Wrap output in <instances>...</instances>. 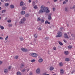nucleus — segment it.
Instances as JSON below:
<instances>
[{
  "label": "nucleus",
  "mask_w": 75,
  "mask_h": 75,
  "mask_svg": "<svg viewBox=\"0 0 75 75\" xmlns=\"http://www.w3.org/2000/svg\"><path fill=\"white\" fill-rule=\"evenodd\" d=\"M9 27H11L12 26V25L11 24H9L8 25Z\"/></svg>",
  "instance_id": "nucleus-52"
},
{
  "label": "nucleus",
  "mask_w": 75,
  "mask_h": 75,
  "mask_svg": "<svg viewBox=\"0 0 75 75\" xmlns=\"http://www.w3.org/2000/svg\"><path fill=\"white\" fill-rule=\"evenodd\" d=\"M40 8L38 11L39 14H41L42 13H48L50 12V11L49 9V8L47 7H45V6L42 5L40 7Z\"/></svg>",
  "instance_id": "nucleus-1"
},
{
  "label": "nucleus",
  "mask_w": 75,
  "mask_h": 75,
  "mask_svg": "<svg viewBox=\"0 0 75 75\" xmlns=\"http://www.w3.org/2000/svg\"><path fill=\"white\" fill-rule=\"evenodd\" d=\"M1 17H0V20H1Z\"/></svg>",
  "instance_id": "nucleus-62"
},
{
  "label": "nucleus",
  "mask_w": 75,
  "mask_h": 75,
  "mask_svg": "<svg viewBox=\"0 0 75 75\" xmlns=\"http://www.w3.org/2000/svg\"><path fill=\"white\" fill-rule=\"evenodd\" d=\"M35 9H37V8H38V7H37V6L35 5L33 7Z\"/></svg>",
  "instance_id": "nucleus-28"
},
{
  "label": "nucleus",
  "mask_w": 75,
  "mask_h": 75,
  "mask_svg": "<svg viewBox=\"0 0 75 75\" xmlns=\"http://www.w3.org/2000/svg\"><path fill=\"white\" fill-rule=\"evenodd\" d=\"M24 3L23 2H21L20 3V6H23V4Z\"/></svg>",
  "instance_id": "nucleus-18"
},
{
  "label": "nucleus",
  "mask_w": 75,
  "mask_h": 75,
  "mask_svg": "<svg viewBox=\"0 0 75 75\" xmlns=\"http://www.w3.org/2000/svg\"><path fill=\"white\" fill-rule=\"evenodd\" d=\"M45 23L46 24H50V23L48 22L47 21H45Z\"/></svg>",
  "instance_id": "nucleus-20"
},
{
  "label": "nucleus",
  "mask_w": 75,
  "mask_h": 75,
  "mask_svg": "<svg viewBox=\"0 0 75 75\" xmlns=\"http://www.w3.org/2000/svg\"><path fill=\"white\" fill-rule=\"evenodd\" d=\"M1 5V2H0V6Z\"/></svg>",
  "instance_id": "nucleus-59"
},
{
  "label": "nucleus",
  "mask_w": 75,
  "mask_h": 75,
  "mask_svg": "<svg viewBox=\"0 0 75 75\" xmlns=\"http://www.w3.org/2000/svg\"><path fill=\"white\" fill-rule=\"evenodd\" d=\"M21 50L23 51V52H27V51H28V50L27 49H24L23 48H21Z\"/></svg>",
  "instance_id": "nucleus-8"
},
{
  "label": "nucleus",
  "mask_w": 75,
  "mask_h": 75,
  "mask_svg": "<svg viewBox=\"0 0 75 75\" xmlns=\"http://www.w3.org/2000/svg\"><path fill=\"white\" fill-rule=\"evenodd\" d=\"M74 72V71H73L72 72H71V74H72Z\"/></svg>",
  "instance_id": "nucleus-57"
},
{
  "label": "nucleus",
  "mask_w": 75,
  "mask_h": 75,
  "mask_svg": "<svg viewBox=\"0 0 75 75\" xmlns=\"http://www.w3.org/2000/svg\"><path fill=\"white\" fill-rule=\"evenodd\" d=\"M11 66H9L8 67V70H10L11 69Z\"/></svg>",
  "instance_id": "nucleus-34"
},
{
  "label": "nucleus",
  "mask_w": 75,
  "mask_h": 75,
  "mask_svg": "<svg viewBox=\"0 0 75 75\" xmlns=\"http://www.w3.org/2000/svg\"><path fill=\"white\" fill-rule=\"evenodd\" d=\"M43 59L42 58H40L38 60V62H40V63H41V62H42V61H43Z\"/></svg>",
  "instance_id": "nucleus-12"
},
{
  "label": "nucleus",
  "mask_w": 75,
  "mask_h": 75,
  "mask_svg": "<svg viewBox=\"0 0 75 75\" xmlns=\"http://www.w3.org/2000/svg\"><path fill=\"white\" fill-rule=\"evenodd\" d=\"M34 36L35 37V38H37V34H35L34 35Z\"/></svg>",
  "instance_id": "nucleus-29"
},
{
  "label": "nucleus",
  "mask_w": 75,
  "mask_h": 75,
  "mask_svg": "<svg viewBox=\"0 0 75 75\" xmlns=\"http://www.w3.org/2000/svg\"><path fill=\"white\" fill-rule=\"evenodd\" d=\"M57 35L56 36V37H60L62 36V33L61 32H59L57 33Z\"/></svg>",
  "instance_id": "nucleus-3"
},
{
  "label": "nucleus",
  "mask_w": 75,
  "mask_h": 75,
  "mask_svg": "<svg viewBox=\"0 0 75 75\" xmlns=\"http://www.w3.org/2000/svg\"><path fill=\"white\" fill-rule=\"evenodd\" d=\"M17 75H21V73L20 72V71H18L17 73Z\"/></svg>",
  "instance_id": "nucleus-22"
},
{
  "label": "nucleus",
  "mask_w": 75,
  "mask_h": 75,
  "mask_svg": "<svg viewBox=\"0 0 75 75\" xmlns=\"http://www.w3.org/2000/svg\"><path fill=\"white\" fill-rule=\"evenodd\" d=\"M63 41H64V42H65V43H66L67 42V41H66V40H63Z\"/></svg>",
  "instance_id": "nucleus-48"
},
{
  "label": "nucleus",
  "mask_w": 75,
  "mask_h": 75,
  "mask_svg": "<svg viewBox=\"0 0 75 75\" xmlns=\"http://www.w3.org/2000/svg\"><path fill=\"white\" fill-rule=\"evenodd\" d=\"M25 8H26V7L25 6H23L22 7V9L23 10H25Z\"/></svg>",
  "instance_id": "nucleus-27"
},
{
  "label": "nucleus",
  "mask_w": 75,
  "mask_h": 75,
  "mask_svg": "<svg viewBox=\"0 0 75 75\" xmlns=\"http://www.w3.org/2000/svg\"><path fill=\"white\" fill-rule=\"evenodd\" d=\"M59 65L60 66H62L63 65V64H62V63L60 62L59 63Z\"/></svg>",
  "instance_id": "nucleus-30"
},
{
  "label": "nucleus",
  "mask_w": 75,
  "mask_h": 75,
  "mask_svg": "<svg viewBox=\"0 0 75 75\" xmlns=\"http://www.w3.org/2000/svg\"><path fill=\"white\" fill-rule=\"evenodd\" d=\"M10 7L11 8H14V6L12 4L10 5Z\"/></svg>",
  "instance_id": "nucleus-16"
},
{
  "label": "nucleus",
  "mask_w": 75,
  "mask_h": 75,
  "mask_svg": "<svg viewBox=\"0 0 75 75\" xmlns=\"http://www.w3.org/2000/svg\"><path fill=\"white\" fill-rule=\"evenodd\" d=\"M8 36H7L5 38V40L6 41V40H7V39H8Z\"/></svg>",
  "instance_id": "nucleus-32"
},
{
  "label": "nucleus",
  "mask_w": 75,
  "mask_h": 75,
  "mask_svg": "<svg viewBox=\"0 0 75 75\" xmlns=\"http://www.w3.org/2000/svg\"><path fill=\"white\" fill-rule=\"evenodd\" d=\"M1 7H0V10H1Z\"/></svg>",
  "instance_id": "nucleus-61"
},
{
  "label": "nucleus",
  "mask_w": 75,
  "mask_h": 75,
  "mask_svg": "<svg viewBox=\"0 0 75 75\" xmlns=\"http://www.w3.org/2000/svg\"><path fill=\"white\" fill-rule=\"evenodd\" d=\"M41 18H40V17H38V18H37V21H41Z\"/></svg>",
  "instance_id": "nucleus-17"
},
{
  "label": "nucleus",
  "mask_w": 75,
  "mask_h": 75,
  "mask_svg": "<svg viewBox=\"0 0 75 75\" xmlns=\"http://www.w3.org/2000/svg\"><path fill=\"white\" fill-rule=\"evenodd\" d=\"M2 62L0 61V65H1V64H2Z\"/></svg>",
  "instance_id": "nucleus-55"
},
{
  "label": "nucleus",
  "mask_w": 75,
  "mask_h": 75,
  "mask_svg": "<svg viewBox=\"0 0 75 75\" xmlns=\"http://www.w3.org/2000/svg\"><path fill=\"white\" fill-rule=\"evenodd\" d=\"M25 12L24 11H22L21 12V14L22 15H24V14H25Z\"/></svg>",
  "instance_id": "nucleus-11"
},
{
  "label": "nucleus",
  "mask_w": 75,
  "mask_h": 75,
  "mask_svg": "<svg viewBox=\"0 0 75 75\" xmlns=\"http://www.w3.org/2000/svg\"><path fill=\"white\" fill-rule=\"evenodd\" d=\"M36 72L37 74H40V68H38L36 71Z\"/></svg>",
  "instance_id": "nucleus-6"
},
{
  "label": "nucleus",
  "mask_w": 75,
  "mask_h": 75,
  "mask_svg": "<svg viewBox=\"0 0 75 75\" xmlns=\"http://www.w3.org/2000/svg\"><path fill=\"white\" fill-rule=\"evenodd\" d=\"M38 28V30H39L40 31L42 30L41 28L40 27Z\"/></svg>",
  "instance_id": "nucleus-37"
},
{
  "label": "nucleus",
  "mask_w": 75,
  "mask_h": 75,
  "mask_svg": "<svg viewBox=\"0 0 75 75\" xmlns=\"http://www.w3.org/2000/svg\"><path fill=\"white\" fill-rule=\"evenodd\" d=\"M25 21V18H23L19 22L20 24H23Z\"/></svg>",
  "instance_id": "nucleus-2"
},
{
  "label": "nucleus",
  "mask_w": 75,
  "mask_h": 75,
  "mask_svg": "<svg viewBox=\"0 0 75 75\" xmlns=\"http://www.w3.org/2000/svg\"><path fill=\"white\" fill-rule=\"evenodd\" d=\"M66 2H68V0H65Z\"/></svg>",
  "instance_id": "nucleus-58"
},
{
  "label": "nucleus",
  "mask_w": 75,
  "mask_h": 75,
  "mask_svg": "<svg viewBox=\"0 0 75 75\" xmlns=\"http://www.w3.org/2000/svg\"><path fill=\"white\" fill-rule=\"evenodd\" d=\"M45 21V20L43 18H42L40 20V22L42 23H44V22Z\"/></svg>",
  "instance_id": "nucleus-13"
},
{
  "label": "nucleus",
  "mask_w": 75,
  "mask_h": 75,
  "mask_svg": "<svg viewBox=\"0 0 75 75\" xmlns=\"http://www.w3.org/2000/svg\"><path fill=\"white\" fill-rule=\"evenodd\" d=\"M29 16H30V15L28 13H27L25 15V17H28Z\"/></svg>",
  "instance_id": "nucleus-21"
},
{
  "label": "nucleus",
  "mask_w": 75,
  "mask_h": 75,
  "mask_svg": "<svg viewBox=\"0 0 75 75\" xmlns=\"http://www.w3.org/2000/svg\"><path fill=\"white\" fill-rule=\"evenodd\" d=\"M24 65L23 64H21V67H24Z\"/></svg>",
  "instance_id": "nucleus-49"
},
{
  "label": "nucleus",
  "mask_w": 75,
  "mask_h": 75,
  "mask_svg": "<svg viewBox=\"0 0 75 75\" xmlns=\"http://www.w3.org/2000/svg\"><path fill=\"white\" fill-rule=\"evenodd\" d=\"M35 59H33L31 60L32 62H35Z\"/></svg>",
  "instance_id": "nucleus-42"
},
{
  "label": "nucleus",
  "mask_w": 75,
  "mask_h": 75,
  "mask_svg": "<svg viewBox=\"0 0 75 75\" xmlns=\"http://www.w3.org/2000/svg\"><path fill=\"white\" fill-rule=\"evenodd\" d=\"M53 50H56V47H54L53 48Z\"/></svg>",
  "instance_id": "nucleus-45"
},
{
  "label": "nucleus",
  "mask_w": 75,
  "mask_h": 75,
  "mask_svg": "<svg viewBox=\"0 0 75 75\" xmlns=\"http://www.w3.org/2000/svg\"><path fill=\"white\" fill-rule=\"evenodd\" d=\"M72 8L73 9H74V8H75V5H74L73 7H72Z\"/></svg>",
  "instance_id": "nucleus-46"
},
{
  "label": "nucleus",
  "mask_w": 75,
  "mask_h": 75,
  "mask_svg": "<svg viewBox=\"0 0 75 75\" xmlns=\"http://www.w3.org/2000/svg\"><path fill=\"white\" fill-rule=\"evenodd\" d=\"M72 48V46L69 45L68 47V48L69 49H71V48Z\"/></svg>",
  "instance_id": "nucleus-26"
},
{
  "label": "nucleus",
  "mask_w": 75,
  "mask_h": 75,
  "mask_svg": "<svg viewBox=\"0 0 75 75\" xmlns=\"http://www.w3.org/2000/svg\"><path fill=\"white\" fill-rule=\"evenodd\" d=\"M54 68L52 67H50V71H52L53 70H54Z\"/></svg>",
  "instance_id": "nucleus-15"
},
{
  "label": "nucleus",
  "mask_w": 75,
  "mask_h": 75,
  "mask_svg": "<svg viewBox=\"0 0 75 75\" xmlns=\"http://www.w3.org/2000/svg\"><path fill=\"white\" fill-rule=\"evenodd\" d=\"M43 75H50L48 74H46V73H44L43 74Z\"/></svg>",
  "instance_id": "nucleus-35"
},
{
  "label": "nucleus",
  "mask_w": 75,
  "mask_h": 75,
  "mask_svg": "<svg viewBox=\"0 0 75 75\" xmlns=\"http://www.w3.org/2000/svg\"><path fill=\"white\" fill-rule=\"evenodd\" d=\"M18 56H16L15 57V59H17L18 58Z\"/></svg>",
  "instance_id": "nucleus-43"
},
{
  "label": "nucleus",
  "mask_w": 75,
  "mask_h": 75,
  "mask_svg": "<svg viewBox=\"0 0 75 75\" xmlns=\"http://www.w3.org/2000/svg\"><path fill=\"white\" fill-rule=\"evenodd\" d=\"M32 56L33 57H37L38 56V55L36 53H32L31 54Z\"/></svg>",
  "instance_id": "nucleus-4"
},
{
  "label": "nucleus",
  "mask_w": 75,
  "mask_h": 75,
  "mask_svg": "<svg viewBox=\"0 0 75 75\" xmlns=\"http://www.w3.org/2000/svg\"><path fill=\"white\" fill-rule=\"evenodd\" d=\"M8 5H9V4L8 3H6L5 4V6H6V7H7V6H8Z\"/></svg>",
  "instance_id": "nucleus-25"
},
{
  "label": "nucleus",
  "mask_w": 75,
  "mask_h": 75,
  "mask_svg": "<svg viewBox=\"0 0 75 75\" xmlns=\"http://www.w3.org/2000/svg\"><path fill=\"white\" fill-rule=\"evenodd\" d=\"M20 40L21 41H23V40H24V39H23V37H21L20 38Z\"/></svg>",
  "instance_id": "nucleus-40"
},
{
  "label": "nucleus",
  "mask_w": 75,
  "mask_h": 75,
  "mask_svg": "<svg viewBox=\"0 0 75 75\" xmlns=\"http://www.w3.org/2000/svg\"><path fill=\"white\" fill-rule=\"evenodd\" d=\"M0 28L1 30H4V27L1 26V25H0Z\"/></svg>",
  "instance_id": "nucleus-19"
},
{
  "label": "nucleus",
  "mask_w": 75,
  "mask_h": 75,
  "mask_svg": "<svg viewBox=\"0 0 75 75\" xmlns=\"http://www.w3.org/2000/svg\"><path fill=\"white\" fill-rule=\"evenodd\" d=\"M0 40H3V38L0 36Z\"/></svg>",
  "instance_id": "nucleus-47"
},
{
  "label": "nucleus",
  "mask_w": 75,
  "mask_h": 75,
  "mask_svg": "<svg viewBox=\"0 0 75 75\" xmlns=\"http://www.w3.org/2000/svg\"><path fill=\"white\" fill-rule=\"evenodd\" d=\"M4 72L5 74H7L8 72V70L7 68H5L4 69Z\"/></svg>",
  "instance_id": "nucleus-7"
},
{
  "label": "nucleus",
  "mask_w": 75,
  "mask_h": 75,
  "mask_svg": "<svg viewBox=\"0 0 75 75\" xmlns=\"http://www.w3.org/2000/svg\"><path fill=\"white\" fill-rule=\"evenodd\" d=\"M65 60L66 61L68 62L70 60V59L68 58H66L65 59Z\"/></svg>",
  "instance_id": "nucleus-24"
},
{
  "label": "nucleus",
  "mask_w": 75,
  "mask_h": 75,
  "mask_svg": "<svg viewBox=\"0 0 75 75\" xmlns=\"http://www.w3.org/2000/svg\"><path fill=\"white\" fill-rule=\"evenodd\" d=\"M64 69H60V73L61 74H64Z\"/></svg>",
  "instance_id": "nucleus-10"
},
{
  "label": "nucleus",
  "mask_w": 75,
  "mask_h": 75,
  "mask_svg": "<svg viewBox=\"0 0 75 75\" xmlns=\"http://www.w3.org/2000/svg\"><path fill=\"white\" fill-rule=\"evenodd\" d=\"M4 1H8V0H1V1L2 2H4Z\"/></svg>",
  "instance_id": "nucleus-33"
},
{
  "label": "nucleus",
  "mask_w": 75,
  "mask_h": 75,
  "mask_svg": "<svg viewBox=\"0 0 75 75\" xmlns=\"http://www.w3.org/2000/svg\"><path fill=\"white\" fill-rule=\"evenodd\" d=\"M32 6H35V2H33Z\"/></svg>",
  "instance_id": "nucleus-39"
},
{
  "label": "nucleus",
  "mask_w": 75,
  "mask_h": 75,
  "mask_svg": "<svg viewBox=\"0 0 75 75\" xmlns=\"http://www.w3.org/2000/svg\"><path fill=\"white\" fill-rule=\"evenodd\" d=\"M49 38L48 37H47L45 39L46 40H48Z\"/></svg>",
  "instance_id": "nucleus-54"
},
{
  "label": "nucleus",
  "mask_w": 75,
  "mask_h": 75,
  "mask_svg": "<svg viewBox=\"0 0 75 75\" xmlns=\"http://www.w3.org/2000/svg\"><path fill=\"white\" fill-rule=\"evenodd\" d=\"M25 70H25V69H23L21 71L23 72H25Z\"/></svg>",
  "instance_id": "nucleus-41"
},
{
  "label": "nucleus",
  "mask_w": 75,
  "mask_h": 75,
  "mask_svg": "<svg viewBox=\"0 0 75 75\" xmlns=\"http://www.w3.org/2000/svg\"><path fill=\"white\" fill-rule=\"evenodd\" d=\"M52 15L51 13H50L48 14V18L49 20H51V19H52V18H51Z\"/></svg>",
  "instance_id": "nucleus-5"
},
{
  "label": "nucleus",
  "mask_w": 75,
  "mask_h": 75,
  "mask_svg": "<svg viewBox=\"0 0 75 75\" xmlns=\"http://www.w3.org/2000/svg\"><path fill=\"white\" fill-rule=\"evenodd\" d=\"M65 11H68V8L67 7H66L65 8Z\"/></svg>",
  "instance_id": "nucleus-23"
},
{
  "label": "nucleus",
  "mask_w": 75,
  "mask_h": 75,
  "mask_svg": "<svg viewBox=\"0 0 75 75\" xmlns=\"http://www.w3.org/2000/svg\"><path fill=\"white\" fill-rule=\"evenodd\" d=\"M64 38H66L68 39L69 38V37H68V36L67 35L66 33H64Z\"/></svg>",
  "instance_id": "nucleus-9"
},
{
  "label": "nucleus",
  "mask_w": 75,
  "mask_h": 75,
  "mask_svg": "<svg viewBox=\"0 0 75 75\" xmlns=\"http://www.w3.org/2000/svg\"><path fill=\"white\" fill-rule=\"evenodd\" d=\"M63 4H66V2H65V1H64L63 2Z\"/></svg>",
  "instance_id": "nucleus-50"
},
{
  "label": "nucleus",
  "mask_w": 75,
  "mask_h": 75,
  "mask_svg": "<svg viewBox=\"0 0 75 75\" xmlns=\"http://www.w3.org/2000/svg\"><path fill=\"white\" fill-rule=\"evenodd\" d=\"M29 3H31V0H29L28 1Z\"/></svg>",
  "instance_id": "nucleus-53"
},
{
  "label": "nucleus",
  "mask_w": 75,
  "mask_h": 75,
  "mask_svg": "<svg viewBox=\"0 0 75 75\" xmlns=\"http://www.w3.org/2000/svg\"><path fill=\"white\" fill-rule=\"evenodd\" d=\"M34 41H36V40H36V39L35 40V39H34Z\"/></svg>",
  "instance_id": "nucleus-60"
},
{
  "label": "nucleus",
  "mask_w": 75,
  "mask_h": 75,
  "mask_svg": "<svg viewBox=\"0 0 75 75\" xmlns=\"http://www.w3.org/2000/svg\"><path fill=\"white\" fill-rule=\"evenodd\" d=\"M6 11V10H3L2 11V13H5Z\"/></svg>",
  "instance_id": "nucleus-38"
},
{
  "label": "nucleus",
  "mask_w": 75,
  "mask_h": 75,
  "mask_svg": "<svg viewBox=\"0 0 75 75\" xmlns=\"http://www.w3.org/2000/svg\"><path fill=\"white\" fill-rule=\"evenodd\" d=\"M8 23H11V20H9L7 21Z\"/></svg>",
  "instance_id": "nucleus-36"
},
{
  "label": "nucleus",
  "mask_w": 75,
  "mask_h": 75,
  "mask_svg": "<svg viewBox=\"0 0 75 75\" xmlns=\"http://www.w3.org/2000/svg\"><path fill=\"white\" fill-rule=\"evenodd\" d=\"M55 9V8H53V11H54Z\"/></svg>",
  "instance_id": "nucleus-56"
},
{
  "label": "nucleus",
  "mask_w": 75,
  "mask_h": 75,
  "mask_svg": "<svg viewBox=\"0 0 75 75\" xmlns=\"http://www.w3.org/2000/svg\"><path fill=\"white\" fill-rule=\"evenodd\" d=\"M29 75H33V73H32V72H30L29 73Z\"/></svg>",
  "instance_id": "nucleus-44"
},
{
  "label": "nucleus",
  "mask_w": 75,
  "mask_h": 75,
  "mask_svg": "<svg viewBox=\"0 0 75 75\" xmlns=\"http://www.w3.org/2000/svg\"><path fill=\"white\" fill-rule=\"evenodd\" d=\"M29 69H29L28 70V71H29Z\"/></svg>",
  "instance_id": "nucleus-63"
},
{
  "label": "nucleus",
  "mask_w": 75,
  "mask_h": 75,
  "mask_svg": "<svg viewBox=\"0 0 75 75\" xmlns=\"http://www.w3.org/2000/svg\"><path fill=\"white\" fill-rule=\"evenodd\" d=\"M58 0H53L54 2H57Z\"/></svg>",
  "instance_id": "nucleus-51"
},
{
  "label": "nucleus",
  "mask_w": 75,
  "mask_h": 75,
  "mask_svg": "<svg viewBox=\"0 0 75 75\" xmlns=\"http://www.w3.org/2000/svg\"><path fill=\"white\" fill-rule=\"evenodd\" d=\"M64 54L65 55H68L69 54V52L68 51H65L64 52Z\"/></svg>",
  "instance_id": "nucleus-14"
},
{
  "label": "nucleus",
  "mask_w": 75,
  "mask_h": 75,
  "mask_svg": "<svg viewBox=\"0 0 75 75\" xmlns=\"http://www.w3.org/2000/svg\"><path fill=\"white\" fill-rule=\"evenodd\" d=\"M53 75H56V74H53Z\"/></svg>",
  "instance_id": "nucleus-64"
},
{
  "label": "nucleus",
  "mask_w": 75,
  "mask_h": 75,
  "mask_svg": "<svg viewBox=\"0 0 75 75\" xmlns=\"http://www.w3.org/2000/svg\"><path fill=\"white\" fill-rule=\"evenodd\" d=\"M58 43L59 44H60V45H63V44H62V43L61 42H59Z\"/></svg>",
  "instance_id": "nucleus-31"
}]
</instances>
